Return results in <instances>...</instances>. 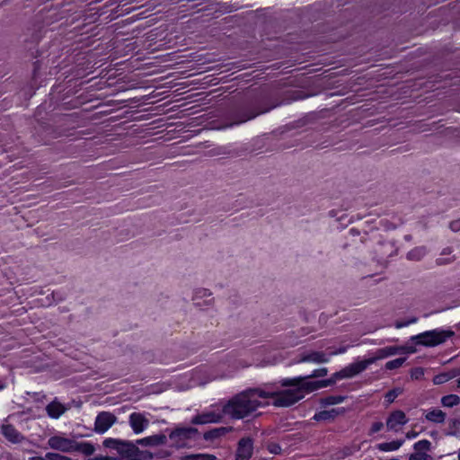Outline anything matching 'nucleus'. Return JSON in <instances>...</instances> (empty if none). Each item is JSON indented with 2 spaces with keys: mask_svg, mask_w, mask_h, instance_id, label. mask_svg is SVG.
Masks as SVG:
<instances>
[{
  "mask_svg": "<svg viewBox=\"0 0 460 460\" xmlns=\"http://www.w3.org/2000/svg\"><path fill=\"white\" fill-rule=\"evenodd\" d=\"M1 429L4 437L11 443L18 444L24 439V437L13 425L3 424Z\"/></svg>",
  "mask_w": 460,
  "mask_h": 460,
  "instance_id": "nucleus-14",
  "label": "nucleus"
},
{
  "mask_svg": "<svg viewBox=\"0 0 460 460\" xmlns=\"http://www.w3.org/2000/svg\"><path fill=\"white\" fill-rule=\"evenodd\" d=\"M167 438L164 434H156L149 437H146L137 440V443L140 446L145 447H155L164 445L166 443Z\"/></svg>",
  "mask_w": 460,
  "mask_h": 460,
  "instance_id": "nucleus-16",
  "label": "nucleus"
},
{
  "mask_svg": "<svg viewBox=\"0 0 460 460\" xmlns=\"http://www.w3.org/2000/svg\"><path fill=\"white\" fill-rule=\"evenodd\" d=\"M268 450L274 455H279L281 453V447L277 443H270L268 445Z\"/></svg>",
  "mask_w": 460,
  "mask_h": 460,
  "instance_id": "nucleus-35",
  "label": "nucleus"
},
{
  "mask_svg": "<svg viewBox=\"0 0 460 460\" xmlns=\"http://www.w3.org/2000/svg\"><path fill=\"white\" fill-rule=\"evenodd\" d=\"M346 351H347V347L343 346V347L339 348V349H336V350L330 351V352H329V355H330V358H331L332 356L343 354V353H345Z\"/></svg>",
  "mask_w": 460,
  "mask_h": 460,
  "instance_id": "nucleus-40",
  "label": "nucleus"
},
{
  "mask_svg": "<svg viewBox=\"0 0 460 460\" xmlns=\"http://www.w3.org/2000/svg\"><path fill=\"white\" fill-rule=\"evenodd\" d=\"M453 335L454 332L452 331L434 329L411 336V341H413L416 345H421L425 347H435L444 343Z\"/></svg>",
  "mask_w": 460,
  "mask_h": 460,
  "instance_id": "nucleus-4",
  "label": "nucleus"
},
{
  "mask_svg": "<svg viewBox=\"0 0 460 460\" xmlns=\"http://www.w3.org/2000/svg\"><path fill=\"white\" fill-rule=\"evenodd\" d=\"M223 411L217 412L214 411H205L201 414H198L191 420L192 424L202 425L208 423H217L223 419Z\"/></svg>",
  "mask_w": 460,
  "mask_h": 460,
  "instance_id": "nucleus-12",
  "label": "nucleus"
},
{
  "mask_svg": "<svg viewBox=\"0 0 460 460\" xmlns=\"http://www.w3.org/2000/svg\"><path fill=\"white\" fill-rule=\"evenodd\" d=\"M398 349H400V352H404V353H409V354L416 352V349L412 346H401V347H398Z\"/></svg>",
  "mask_w": 460,
  "mask_h": 460,
  "instance_id": "nucleus-39",
  "label": "nucleus"
},
{
  "mask_svg": "<svg viewBox=\"0 0 460 460\" xmlns=\"http://www.w3.org/2000/svg\"><path fill=\"white\" fill-rule=\"evenodd\" d=\"M324 384L319 381L305 380V376L286 378L279 382V385L265 386L262 388L265 401L276 407H289L302 400L305 394L323 388Z\"/></svg>",
  "mask_w": 460,
  "mask_h": 460,
  "instance_id": "nucleus-1",
  "label": "nucleus"
},
{
  "mask_svg": "<svg viewBox=\"0 0 460 460\" xmlns=\"http://www.w3.org/2000/svg\"><path fill=\"white\" fill-rule=\"evenodd\" d=\"M328 374V368L327 367H321L318 369H314L312 374L305 377V380L307 378H313V377H323Z\"/></svg>",
  "mask_w": 460,
  "mask_h": 460,
  "instance_id": "nucleus-28",
  "label": "nucleus"
},
{
  "mask_svg": "<svg viewBox=\"0 0 460 460\" xmlns=\"http://www.w3.org/2000/svg\"><path fill=\"white\" fill-rule=\"evenodd\" d=\"M46 410L50 418L58 419L66 411V408L62 403L53 401L48 404Z\"/></svg>",
  "mask_w": 460,
  "mask_h": 460,
  "instance_id": "nucleus-18",
  "label": "nucleus"
},
{
  "mask_svg": "<svg viewBox=\"0 0 460 460\" xmlns=\"http://www.w3.org/2000/svg\"><path fill=\"white\" fill-rule=\"evenodd\" d=\"M456 382H457V387H460V378Z\"/></svg>",
  "mask_w": 460,
  "mask_h": 460,
  "instance_id": "nucleus-46",
  "label": "nucleus"
},
{
  "mask_svg": "<svg viewBox=\"0 0 460 460\" xmlns=\"http://www.w3.org/2000/svg\"><path fill=\"white\" fill-rule=\"evenodd\" d=\"M181 460H202V454H191L183 456Z\"/></svg>",
  "mask_w": 460,
  "mask_h": 460,
  "instance_id": "nucleus-36",
  "label": "nucleus"
},
{
  "mask_svg": "<svg viewBox=\"0 0 460 460\" xmlns=\"http://www.w3.org/2000/svg\"><path fill=\"white\" fill-rule=\"evenodd\" d=\"M351 454H352V452H351L350 450H349V449L345 452V455H346V456H349V455H351Z\"/></svg>",
  "mask_w": 460,
  "mask_h": 460,
  "instance_id": "nucleus-45",
  "label": "nucleus"
},
{
  "mask_svg": "<svg viewBox=\"0 0 460 460\" xmlns=\"http://www.w3.org/2000/svg\"><path fill=\"white\" fill-rule=\"evenodd\" d=\"M231 430H232L231 427L216 428V429H213L206 432L204 434V438L206 440H212V439H215V438H220V437L226 435V433H228Z\"/></svg>",
  "mask_w": 460,
  "mask_h": 460,
  "instance_id": "nucleus-21",
  "label": "nucleus"
},
{
  "mask_svg": "<svg viewBox=\"0 0 460 460\" xmlns=\"http://www.w3.org/2000/svg\"><path fill=\"white\" fill-rule=\"evenodd\" d=\"M198 433V429L192 427H181L172 430L169 434L170 439L177 447L185 446L187 440L192 438Z\"/></svg>",
  "mask_w": 460,
  "mask_h": 460,
  "instance_id": "nucleus-6",
  "label": "nucleus"
},
{
  "mask_svg": "<svg viewBox=\"0 0 460 460\" xmlns=\"http://www.w3.org/2000/svg\"><path fill=\"white\" fill-rule=\"evenodd\" d=\"M116 421H117V417L114 414H112L111 412H109V411H102L95 418L94 431L98 434H103Z\"/></svg>",
  "mask_w": 460,
  "mask_h": 460,
  "instance_id": "nucleus-7",
  "label": "nucleus"
},
{
  "mask_svg": "<svg viewBox=\"0 0 460 460\" xmlns=\"http://www.w3.org/2000/svg\"><path fill=\"white\" fill-rule=\"evenodd\" d=\"M402 394V390L399 389V388H396V389H393V390H390L389 392L386 393V394L385 395V401L388 402V403H392L395 398Z\"/></svg>",
  "mask_w": 460,
  "mask_h": 460,
  "instance_id": "nucleus-27",
  "label": "nucleus"
},
{
  "mask_svg": "<svg viewBox=\"0 0 460 460\" xmlns=\"http://www.w3.org/2000/svg\"><path fill=\"white\" fill-rule=\"evenodd\" d=\"M405 360H406L405 358H395V359L387 361L385 366V369L393 370V369L399 368L404 364Z\"/></svg>",
  "mask_w": 460,
  "mask_h": 460,
  "instance_id": "nucleus-26",
  "label": "nucleus"
},
{
  "mask_svg": "<svg viewBox=\"0 0 460 460\" xmlns=\"http://www.w3.org/2000/svg\"><path fill=\"white\" fill-rule=\"evenodd\" d=\"M390 460H399V459H397V458H392V459H390Z\"/></svg>",
  "mask_w": 460,
  "mask_h": 460,
  "instance_id": "nucleus-48",
  "label": "nucleus"
},
{
  "mask_svg": "<svg viewBox=\"0 0 460 460\" xmlns=\"http://www.w3.org/2000/svg\"><path fill=\"white\" fill-rule=\"evenodd\" d=\"M424 376V370L421 367H416L411 371V377L412 379H420Z\"/></svg>",
  "mask_w": 460,
  "mask_h": 460,
  "instance_id": "nucleus-33",
  "label": "nucleus"
},
{
  "mask_svg": "<svg viewBox=\"0 0 460 460\" xmlns=\"http://www.w3.org/2000/svg\"><path fill=\"white\" fill-rule=\"evenodd\" d=\"M345 412V410L342 409H332L329 411H321L316 412L313 419L316 421H327L334 420L338 415Z\"/></svg>",
  "mask_w": 460,
  "mask_h": 460,
  "instance_id": "nucleus-17",
  "label": "nucleus"
},
{
  "mask_svg": "<svg viewBox=\"0 0 460 460\" xmlns=\"http://www.w3.org/2000/svg\"><path fill=\"white\" fill-rule=\"evenodd\" d=\"M211 292L206 288H199L195 291L194 299L210 297Z\"/></svg>",
  "mask_w": 460,
  "mask_h": 460,
  "instance_id": "nucleus-32",
  "label": "nucleus"
},
{
  "mask_svg": "<svg viewBox=\"0 0 460 460\" xmlns=\"http://www.w3.org/2000/svg\"><path fill=\"white\" fill-rule=\"evenodd\" d=\"M384 428V423L381 421L374 422L369 429V435L379 432Z\"/></svg>",
  "mask_w": 460,
  "mask_h": 460,
  "instance_id": "nucleus-34",
  "label": "nucleus"
},
{
  "mask_svg": "<svg viewBox=\"0 0 460 460\" xmlns=\"http://www.w3.org/2000/svg\"><path fill=\"white\" fill-rule=\"evenodd\" d=\"M217 456L211 454H202V460H216Z\"/></svg>",
  "mask_w": 460,
  "mask_h": 460,
  "instance_id": "nucleus-42",
  "label": "nucleus"
},
{
  "mask_svg": "<svg viewBox=\"0 0 460 460\" xmlns=\"http://www.w3.org/2000/svg\"><path fill=\"white\" fill-rule=\"evenodd\" d=\"M253 453V441L251 438H243L237 444L235 460H249Z\"/></svg>",
  "mask_w": 460,
  "mask_h": 460,
  "instance_id": "nucleus-10",
  "label": "nucleus"
},
{
  "mask_svg": "<svg viewBox=\"0 0 460 460\" xmlns=\"http://www.w3.org/2000/svg\"><path fill=\"white\" fill-rule=\"evenodd\" d=\"M459 375H460L459 369H453L451 371H448L446 373H441L439 375L435 376L433 378V382L435 385H441V384H444V383L447 382L448 380H450Z\"/></svg>",
  "mask_w": 460,
  "mask_h": 460,
  "instance_id": "nucleus-20",
  "label": "nucleus"
},
{
  "mask_svg": "<svg viewBox=\"0 0 460 460\" xmlns=\"http://www.w3.org/2000/svg\"><path fill=\"white\" fill-rule=\"evenodd\" d=\"M427 254L425 246L415 247L407 253V258L411 261H420Z\"/></svg>",
  "mask_w": 460,
  "mask_h": 460,
  "instance_id": "nucleus-23",
  "label": "nucleus"
},
{
  "mask_svg": "<svg viewBox=\"0 0 460 460\" xmlns=\"http://www.w3.org/2000/svg\"><path fill=\"white\" fill-rule=\"evenodd\" d=\"M398 353H400V349H398V346H388V347L378 349L375 352L374 356L367 358V360L371 361V364H373L377 360L394 356Z\"/></svg>",
  "mask_w": 460,
  "mask_h": 460,
  "instance_id": "nucleus-15",
  "label": "nucleus"
},
{
  "mask_svg": "<svg viewBox=\"0 0 460 460\" xmlns=\"http://www.w3.org/2000/svg\"><path fill=\"white\" fill-rule=\"evenodd\" d=\"M449 227L453 232H460V219L452 221L449 225Z\"/></svg>",
  "mask_w": 460,
  "mask_h": 460,
  "instance_id": "nucleus-38",
  "label": "nucleus"
},
{
  "mask_svg": "<svg viewBox=\"0 0 460 460\" xmlns=\"http://www.w3.org/2000/svg\"><path fill=\"white\" fill-rule=\"evenodd\" d=\"M262 388L248 389L232 397L224 406L223 413L233 419L241 420L250 416L257 409L270 405L265 401Z\"/></svg>",
  "mask_w": 460,
  "mask_h": 460,
  "instance_id": "nucleus-2",
  "label": "nucleus"
},
{
  "mask_svg": "<svg viewBox=\"0 0 460 460\" xmlns=\"http://www.w3.org/2000/svg\"><path fill=\"white\" fill-rule=\"evenodd\" d=\"M452 253V249L450 247H447L443 249L441 255H449Z\"/></svg>",
  "mask_w": 460,
  "mask_h": 460,
  "instance_id": "nucleus-44",
  "label": "nucleus"
},
{
  "mask_svg": "<svg viewBox=\"0 0 460 460\" xmlns=\"http://www.w3.org/2000/svg\"><path fill=\"white\" fill-rule=\"evenodd\" d=\"M29 460H53V453L49 452L44 456H32Z\"/></svg>",
  "mask_w": 460,
  "mask_h": 460,
  "instance_id": "nucleus-37",
  "label": "nucleus"
},
{
  "mask_svg": "<svg viewBox=\"0 0 460 460\" xmlns=\"http://www.w3.org/2000/svg\"><path fill=\"white\" fill-rule=\"evenodd\" d=\"M121 445V441L115 438H106L103 441V446L109 448L119 449V446Z\"/></svg>",
  "mask_w": 460,
  "mask_h": 460,
  "instance_id": "nucleus-29",
  "label": "nucleus"
},
{
  "mask_svg": "<svg viewBox=\"0 0 460 460\" xmlns=\"http://www.w3.org/2000/svg\"><path fill=\"white\" fill-rule=\"evenodd\" d=\"M407 422L408 418L406 417L405 413L401 410H397L392 411L389 414L385 425L388 430L397 432Z\"/></svg>",
  "mask_w": 460,
  "mask_h": 460,
  "instance_id": "nucleus-8",
  "label": "nucleus"
},
{
  "mask_svg": "<svg viewBox=\"0 0 460 460\" xmlns=\"http://www.w3.org/2000/svg\"><path fill=\"white\" fill-rule=\"evenodd\" d=\"M254 117H255V115H254V116H252V117H249V118H248V119H252V118H254Z\"/></svg>",
  "mask_w": 460,
  "mask_h": 460,
  "instance_id": "nucleus-47",
  "label": "nucleus"
},
{
  "mask_svg": "<svg viewBox=\"0 0 460 460\" xmlns=\"http://www.w3.org/2000/svg\"><path fill=\"white\" fill-rule=\"evenodd\" d=\"M48 446L49 448L63 453L80 452L85 456H92L94 451V446L90 442H77L65 436L63 433H58L49 438Z\"/></svg>",
  "mask_w": 460,
  "mask_h": 460,
  "instance_id": "nucleus-3",
  "label": "nucleus"
},
{
  "mask_svg": "<svg viewBox=\"0 0 460 460\" xmlns=\"http://www.w3.org/2000/svg\"><path fill=\"white\" fill-rule=\"evenodd\" d=\"M2 388V386H0V389Z\"/></svg>",
  "mask_w": 460,
  "mask_h": 460,
  "instance_id": "nucleus-49",
  "label": "nucleus"
},
{
  "mask_svg": "<svg viewBox=\"0 0 460 460\" xmlns=\"http://www.w3.org/2000/svg\"><path fill=\"white\" fill-rule=\"evenodd\" d=\"M404 443V439H397L390 442H383L376 445L380 452H394L398 450Z\"/></svg>",
  "mask_w": 460,
  "mask_h": 460,
  "instance_id": "nucleus-19",
  "label": "nucleus"
},
{
  "mask_svg": "<svg viewBox=\"0 0 460 460\" xmlns=\"http://www.w3.org/2000/svg\"><path fill=\"white\" fill-rule=\"evenodd\" d=\"M460 403V397L456 394H448L441 398V404L444 407H454Z\"/></svg>",
  "mask_w": 460,
  "mask_h": 460,
  "instance_id": "nucleus-24",
  "label": "nucleus"
},
{
  "mask_svg": "<svg viewBox=\"0 0 460 460\" xmlns=\"http://www.w3.org/2000/svg\"><path fill=\"white\" fill-rule=\"evenodd\" d=\"M369 365H371V361H368L367 358L365 360L353 362L346 366L341 370L334 373L331 378L325 380H319V383L324 384V385H323V388L328 387L335 384L336 381L338 380L352 378L356 376L357 375L366 370Z\"/></svg>",
  "mask_w": 460,
  "mask_h": 460,
  "instance_id": "nucleus-5",
  "label": "nucleus"
},
{
  "mask_svg": "<svg viewBox=\"0 0 460 460\" xmlns=\"http://www.w3.org/2000/svg\"><path fill=\"white\" fill-rule=\"evenodd\" d=\"M345 399L346 397L342 395H329L320 399V405L322 407L336 405L343 402Z\"/></svg>",
  "mask_w": 460,
  "mask_h": 460,
  "instance_id": "nucleus-22",
  "label": "nucleus"
},
{
  "mask_svg": "<svg viewBox=\"0 0 460 460\" xmlns=\"http://www.w3.org/2000/svg\"><path fill=\"white\" fill-rule=\"evenodd\" d=\"M128 424L135 434H140L149 426V420L145 413L132 412L128 417Z\"/></svg>",
  "mask_w": 460,
  "mask_h": 460,
  "instance_id": "nucleus-9",
  "label": "nucleus"
},
{
  "mask_svg": "<svg viewBox=\"0 0 460 460\" xmlns=\"http://www.w3.org/2000/svg\"><path fill=\"white\" fill-rule=\"evenodd\" d=\"M425 420L434 424H443L447 414L438 408H430L423 411Z\"/></svg>",
  "mask_w": 460,
  "mask_h": 460,
  "instance_id": "nucleus-13",
  "label": "nucleus"
},
{
  "mask_svg": "<svg viewBox=\"0 0 460 460\" xmlns=\"http://www.w3.org/2000/svg\"><path fill=\"white\" fill-rule=\"evenodd\" d=\"M330 361L329 353L319 351V350H311L306 351L301 354L300 358L298 360L299 363H314V364H323L328 363Z\"/></svg>",
  "mask_w": 460,
  "mask_h": 460,
  "instance_id": "nucleus-11",
  "label": "nucleus"
},
{
  "mask_svg": "<svg viewBox=\"0 0 460 460\" xmlns=\"http://www.w3.org/2000/svg\"><path fill=\"white\" fill-rule=\"evenodd\" d=\"M417 321H418V318H417V317H411V319H409V320H407V321H405V322H402V321H397V322H395V323H394V327H395L396 329H401V328H402V327H406V326H408V325H410V324L415 323H417Z\"/></svg>",
  "mask_w": 460,
  "mask_h": 460,
  "instance_id": "nucleus-31",
  "label": "nucleus"
},
{
  "mask_svg": "<svg viewBox=\"0 0 460 460\" xmlns=\"http://www.w3.org/2000/svg\"><path fill=\"white\" fill-rule=\"evenodd\" d=\"M455 261V257L453 256L452 258H449V259H442V258H438L437 260L438 263V264H446V263H450L452 261Z\"/></svg>",
  "mask_w": 460,
  "mask_h": 460,
  "instance_id": "nucleus-41",
  "label": "nucleus"
},
{
  "mask_svg": "<svg viewBox=\"0 0 460 460\" xmlns=\"http://www.w3.org/2000/svg\"><path fill=\"white\" fill-rule=\"evenodd\" d=\"M431 443L430 441L427 439H422L418 442H416L413 446V448L416 452H425L429 451L430 449Z\"/></svg>",
  "mask_w": 460,
  "mask_h": 460,
  "instance_id": "nucleus-25",
  "label": "nucleus"
},
{
  "mask_svg": "<svg viewBox=\"0 0 460 460\" xmlns=\"http://www.w3.org/2000/svg\"><path fill=\"white\" fill-rule=\"evenodd\" d=\"M417 436H418V433L416 431L411 430V431H408L406 433L405 437L408 439H412V438H415Z\"/></svg>",
  "mask_w": 460,
  "mask_h": 460,
  "instance_id": "nucleus-43",
  "label": "nucleus"
},
{
  "mask_svg": "<svg viewBox=\"0 0 460 460\" xmlns=\"http://www.w3.org/2000/svg\"><path fill=\"white\" fill-rule=\"evenodd\" d=\"M409 460H430V456L425 452H414L412 453Z\"/></svg>",
  "mask_w": 460,
  "mask_h": 460,
  "instance_id": "nucleus-30",
  "label": "nucleus"
}]
</instances>
